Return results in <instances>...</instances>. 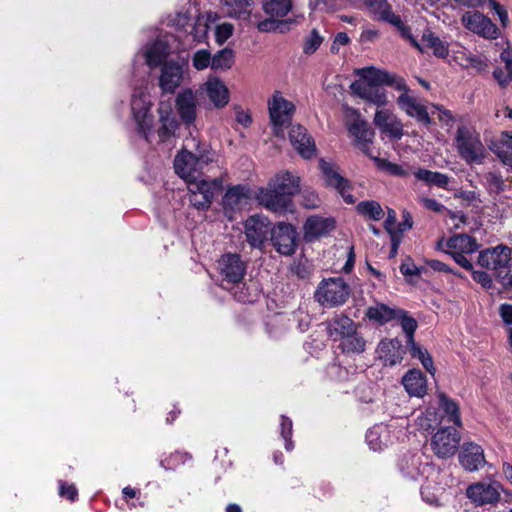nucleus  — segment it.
Wrapping results in <instances>:
<instances>
[{"instance_id": "nucleus-1", "label": "nucleus", "mask_w": 512, "mask_h": 512, "mask_svg": "<svg viewBox=\"0 0 512 512\" xmlns=\"http://www.w3.org/2000/svg\"><path fill=\"white\" fill-rule=\"evenodd\" d=\"M354 74L358 79L350 84V88L355 96H367L365 93L366 87H394L402 94L401 96H405L409 91L405 80L402 77L376 68L375 66L355 69Z\"/></svg>"}, {"instance_id": "nucleus-2", "label": "nucleus", "mask_w": 512, "mask_h": 512, "mask_svg": "<svg viewBox=\"0 0 512 512\" xmlns=\"http://www.w3.org/2000/svg\"><path fill=\"white\" fill-rule=\"evenodd\" d=\"M372 18L376 21H382L392 25L402 36L403 39L419 51H423L421 44L416 40L411 32V28L402 21L400 15L392 10V6L387 0H364Z\"/></svg>"}, {"instance_id": "nucleus-3", "label": "nucleus", "mask_w": 512, "mask_h": 512, "mask_svg": "<svg viewBox=\"0 0 512 512\" xmlns=\"http://www.w3.org/2000/svg\"><path fill=\"white\" fill-rule=\"evenodd\" d=\"M456 148L460 157L468 164H482L486 153L479 134L467 126H459L456 131Z\"/></svg>"}, {"instance_id": "nucleus-4", "label": "nucleus", "mask_w": 512, "mask_h": 512, "mask_svg": "<svg viewBox=\"0 0 512 512\" xmlns=\"http://www.w3.org/2000/svg\"><path fill=\"white\" fill-rule=\"evenodd\" d=\"M350 293V286L342 277H333L319 283L314 298L321 306L332 308L343 305Z\"/></svg>"}, {"instance_id": "nucleus-5", "label": "nucleus", "mask_w": 512, "mask_h": 512, "mask_svg": "<svg viewBox=\"0 0 512 512\" xmlns=\"http://www.w3.org/2000/svg\"><path fill=\"white\" fill-rule=\"evenodd\" d=\"M214 153L210 146L205 143H198L195 152L183 151L179 153L174 161V168L181 177L189 176L196 167L202 168L213 161Z\"/></svg>"}, {"instance_id": "nucleus-6", "label": "nucleus", "mask_w": 512, "mask_h": 512, "mask_svg": "<svg viewBox=\"0 0 512 512\" xmlns=\"http://www.w3.org/2000/svg\"><path fill=\"white\" fill-rule=\"evenodd\" d=\"M270 242L279 254L291 256L298 248L299 234L291 223L277 222L270 229Z\"/></svg>"}, {"instance_id": "nucleus-7", "label": "nucleus", "mask_w": 512, "mask_h": 512, "mask_svg": "<svg viewBox=\"0 0 512 512\" xmlns=\"http://www.w3.org/2000/svg\"><path fill=\"white\" fill-rule=\"evenodd\" d=\"M319 167L326 187L336 190L345 203L354 204L356 198L351 194L353 189L351 181L342 176L332 163L324 159H320Z\"/></svg>"}, {"instance_id": "nucleus-8", "label": "nucleus", "mask_w": 512, "mask_h": 512, "mask_svg": "<svg viewBox=\"0 0 512 512\" xmlns=\"http://www.w3.org/2000/svg\"><path fill=\"white\" fill-rule=\"evenodd\" d=\"M319 167L326 187L336 190L345 203L354 204L356 198L351 194L353 189L351 181L342 176L332 163L324 159H320Z\"/></svg>"}, {"instance_id": "nucleus-9", "label": "nucleus", "mask_w": 512, "mask_h": 512, "mask_svg": "<svg viewBox=\"0 0 512 512\" xmlns=\"http://www.w3.org/2000/svg\"><path fill=\"white\" fill-rule=\"evenodd\" d=\"M268 104L273 133L276 137L283 138L284 129L291 125L295 105L286 98H271Z\"/></svg>"}, {"instance_id": "nucleus-10", "label": "nucleus", "mask_w": 512, "mask_h": 512, "mask_svg": "<svg viewBox=\"0 0 512 512\" xmlns=\"http://www.w3.org/2000/svg\"><path fill=\"white\" fill-rule=\"evenodd\" d=\"M187 63L183 59H170L161 66L159 87L163 93L173 94L185 78Z\"/></svg>"}, {"instance_id": "nucleus-11", "label": "nucleus", "mask_w": 512, "mask_h": 512, "mask_svg": "<svg viewBox=\"0 0 512 512\" xmlns=\"http://www.w3.org/2000/svg\"><path fill=\"white\" fill-rule=\"evenodd\" d=\"M501 487L498 482H475L467 487L466 496L475 506L495 505L501 499Z\"/></svg>"}, {"instance_id": "nucleus-12", "label": "nucleus", "mask_w": 512, "mask_h": 512, "mask_svg": "<svg viewBox=\"0 0 512 512\" xmlns=\"http://www.w3.org/2000/svg\"><path fill=\"white\" fill-rule=\"evenodd\" d=\"M459 442L460 434L455 427H441L433 435L431 446L437 457L445 459L455 454Z\"/></svg>"}, {"instance_id": "nucleus-13", "label": "nucleus", "mask_w": 512, "mask_h": 512, "mask_svg": "<svg viewBox=\"0 0 512 512\" xmlns=\"http://www.w3.org/2000/svg\"><path fill=\"white\" fill-rule=\"evenodd\" d=\"M152 103L147 98H132L131 110L137 125V134L150 142V135L153 129L154 116L151 113Z\"/></svg>"}, {"instance_id": "nucleus-14", "label": "nucleus", "mask_w": 512, "mask_h": 512, "mask_svg": "<svg viewBox=\"0 0 512 512\" xmlns=\"http://www.w3.org/2000/svg\"><path fill=\"white\" fill-rule=\"evenodd\" d=\"M172 37L169 35L159 36L152 43L147 44L143 47L136 55V58L142 56L145 60V63L151 68H155L158 66H162L167 60V57L171 53V45L170 39Z\"/></svg>"}, {"instance_id": "nucleus-15", "label": "nucleus", "mask_w": 512, "mask_h": 512, "mask_svg": "<svg viewBox=\"0 0 512 512\" xmlns=\"http://www.w3.org/2000/svg\"><path fill=\"white\" fill-rule=\"evenodd\" d=\"M462 23L466 29L485 39H497L499 28L492 20L479 11L466 12L462 16Z\"/></svg>"}, {"instance_id": "nucleus-16", "label": "nucleus", "mask_w": 512, "mask_h": 512, "mask_svg": "<svg viewBox=\"0 0 512 512\" xmlns=\"http://www.w3.org/2000/svg\"><path fill=\"white\" fill-rule=\"evenodd\" d=\"M250 198L251 191L246 185L239 184L228 188L221 203L225 217L233 221L235 213L246 206Z\"/></svg>"}, {"instance_id": "nucleus-17", "label": "nucleus", "mask_w": 512, "mask_h": 512, "mask_svg": "<svg viewBox=\"0 0 512 512\" xmlns=\"http://www.w3.org/2000/svg\"><path fill=\"white\" fill-rule=\"evenodd\" d=\"M270 222L260 215L250 216L244 223L247 242L253 248H262L270 233Z\"/></svg>"}, {"instance_id": "nucleus-18", "label": "nucleus", "mask_w": 512, "mask_h": 512, "mask_svg": "<svg viewBox=\"0 0 512 512\" xmlns=\"http://www.w3.org/2000/svg\"><path fill=\"white\" fill-rule=\"evenodd\" d=\"M288 137L292 147L302 158L312 159L316 155L315 141L304 126L291 125Z\"/></svg>"}, {"instance_id": "nucleus-19", "label": "nucleus", "mask_w": 512, "mask_h": 512, "mask_svg": "<svg viewBox=\"0 0 512 512\" xmlns=\"http://www.w3.org/2000/svg\"><path fill=\"white\" fill-rule=\"evenodd\" d=\"M219 269L222 280L231 284L241 283L246 274V265L241 260L240 255L235 253H226L219 260Z\"/></svg>"}, {"instance_id": "nucleus-20", "label": "nucleus", "mask_w": 512, "mask_h": 512, "mask_svg": "<svg viewBox=\"0 0 512 512\" xmlns=\"http://www.w3.org/2000/svg\"><path fill=\"white\" fill-rule=\"evenodd\" d=\"M335 227L336 221L333 217L309 216L303 224V239L311 243L328 235Z\"/></svg>"}, {"instance_id": "nucleus-21", "label": "nucleus", "mask_w": 512, "mask_h": 512, "mask_svg": "<svg viewBox=\"0 0 512 512\" xmlns=\"http://www.w3.org/2000/svg\"><path fill=\"white\" fill-rule=\"evenodd\" d=\"M460 465L468 472H475L486 464L482 446L474 442H464L458 454Z\"/></svg>"}, {"instance_id": "nucleus-22", "label": "nucleus", "mask_w": 512, "mask_h": 512, "mask_svg": "<svg viewBox=\"0 0 512 512\" xmlns=\"http://www.w3.org/2000/svg\"><path fill=\"white\" fill-rule=\"evenodd\" d=\"M258 200L261 205L274 213L285 214L291 211L292 199L286 195H282L270 186L260 190Z\"/></svg>"}, {"instance_id": "nucleus-23", "label": "nucleus", "mask_w": 512, "mask_h": 512, "mask_svg": "<svg viewBox=\"0 0 512 512\" xmlns=\"http://www.w3.org/2000/svg\"><path fill=\"white\" fill-rule=\"evenodd\" d=\"M377 352L384 365L392 367L402 362L406 348L398 338L383 339L378 344Z\"/></svg>"}, {"instance_id": "nucleus-24", "label": "nucleus", "mask_w": 512, "mask_h": 512, "mask_svg": "<svg viewBox=\"0 0 512 512\" xmlns=\"http://www.w3.org/2000/svg\"><path fill=\"white\" fill-rule=\"evenodd\" d=\"M511 253L512 251L508 246L500 244L496 247L481 251L478 255V264L483 268L492 270L494 276L496 269H498L504 261L508 260V255Z\"/></svg>"}, {"instance_id": "nucleus-25", "label": "nucleus", "mask_w": 512, "mask_h": 512, "mask_svg": "<svg viewBox=\"0 0 512 512\" xmlns=\"http://www.w3.org/2000/svg\"><path fill=\"white\" fill-rule=\"evenodd\" d=\"M171 98L160 101L158 113L160 117L161 126L158 128L157 133L162 141L168 139L174 134L178 128V121L173 113Z\"/></svg>"}, {"instance_id": "nucleus-26", "label": "nucleus", "mask_w": 512, "mask_h": 512, "mask_svg": "<svg viewBox=\"0 0 512 512\" xmlns=\"http://www.w3.org/2000/svg\"><path fill=\"white\" fill-rule=\"evenodd\" d=\"M488 148L503 165L512 167V131H503L498 138L491 139Z\"/></svg>"}, {"instance_id": "nucleus-27", "label": "nucleus", "mask_w": 512, "mask_h": 512, "mask_svg": "<svg viewBox=\"0 0 512 512\" xmlns=\"http://www.w3.org/2000/svg\"><path fill=\"white\" fill-rule=\"evenodd\" d=\"M398 106L407 115L415 118L418 123L429 127L433 121L427 111V107L417 102V98H397Z\"/></svg>"}, {"instance_id": "nucleus-28", "label": "nucleus", "mask_w": 512, "mask_h": 512, "mask_svg": "<svg viewBox=\"0 0 512 512\" xmlns=\"http://www.w3.org/2000/svg\"><path fill=\"white\" fill-rule=\"evenodd\" d=\"M503 66H497L493 71V78L501 87H507L512 84V47L510 43L501 51L499 55Z\"/></svg>"}, {"instance_id": "nucleus-29", "label": "nucleus", "mask_w": 512, "mask_h": 512, "mask_svg": "<svg viewBox=\"0 0 512 512\" xmlns=\"http://www.w3.org/2000/svg\"><path fill=\"white\" fill-rule=\"evenodd\" d=\"M351 112L355 116V119L347 124L349 134L355 138L357 145L372 143L375 134L374 131L365 120L360 118L356 110L351 109Z\"/></svg>"}, {"instance_id": "nucleus-30", "label": "nucleus", "mask_w": 512, "mask_h": 512, "mask_svg": "<svg viewBox=\"0 0 512 512\" xmlns=\"http://www.w3.org/2000/svg\"><path fill=\"white\" fill-rule=\"evenodd\" d=\"M402 384L411 396L423 397L427 392V379L419 369L409 370L402 378Z\"/></svg>"}, {"instance_id": "nucleus-31", "label": "nucleus", "mask_w": 512, "mask_h": 512, "mask_svg": "<svg viewBox=\"0 0 512 512\" xmlns=\"http://www.w3.org/2000/svg\"><path fill=\"white\" fill-rule=\"evenodd\" d=\"M268 186L290 198L300 190L299 178L288 171L277 174L275 178L268 183Z\"/></svg>"}, {"instance_id": "nucleus-32", "label": "nucleus", "mask_w": 512, "mask_h": 512, "mask_svg": "<svg viewBox=\"0 0 512 512\" xmlns=\"http://www.w3.org/2000/svg\"><path fill=\"white\" fill-rule=\"evenodd\" d=\"M366 443L373 451H382L390 441V431L386 425L376 424L366 432Z\"/></svg>"}, {"instance_id": "nucleus-33", "label": "nucleus", "mask_w": 512, "mask_h": 512, "mask_svg": "<svg viewBox=\"0 0 512 512\" xmlns=\"http://www.w3.org/2000/svg\"><path fill=\"white\" fill-rule=\"evenodd\" d=\"M355 330L356 326L353 320L344 314L334 317L328 325V334L330 337L334 338V340H336V337L342 339L352 332H355Z\"/></svg>"}, {"instance_id": "nucleus-34", "label": "nucleus", "mask_w": 512, "mask_h": 512, "mask_svg": "<svg viewBox=\"0 0 512 512\" xmlns=\"http://www.w3.org/2000/svg\"><path fill=\"white\" fill-rule=\"evenodd\" d=\"M446 246L452 251L468 254L476 252L479 248L477 240L467 234H457L450 237L446 242Z\"/></svg>"}, {"instance_id": "nucleus-35", "label": "nucleus", "mask_w": 512, "mask_h": 512, "mask_svg": "<svg viewBox=\"0 0 512 512\" xmlns=\"http://www.w3.org/2000/svg\"><path fill=\"white\" fill-rule=\"evenodd\" d=\"M398 469L401 474L411 480H416L420 475V458L411 453H404L398 460Z\"/></svg>"}, {"instance_id": "nucleus-36", "label": "nucleus", "mask_w": 512, "mask_h": 512, "mask_svg": "<svg viewBox=\"0 0 512 512\" xmlns=\"http://www.w3.org/2000/svg\"><path fill=\"white\" fill-rule=\"evenodd\" d=\"M400 309H395L380 303L367 309L366 316L380 324H386L398 317Z\"/></svg>"}, {"instance_id": "nucleus-37", "label": "nucleus", "mask_w": 512, "mask_h": 512, "mask_svg": "<svg viewBox=\"0 0 512 512\" xmlns=\"http://www.w3.org/2000/svg\"><path fill=\"white\" fill-rule=\"evenodd\" d=\"M414 176L417 180L423 181L428 185H435L442 189H447L450 182L448 175L425 168H419L415 171Z\"/></svg>"}, {"instance_id": "nucleus-38", "label": "nucleus", "mask_w": 512, "mask_h": 512, "mask_svg": "<svg viewBox=\"0 0 512 512\" xmlns=\"http://www.w3.org/2000/svg\"><path fill=\"white\" fill-rule=\"evenodd\" d=\"M438 400L439 408L447 416L448 421L453 423L455 426L460 427L462 422L458 403L454 399L448 397L445 393H439Z\"/></svg>"}, {"instance_id": "nucleus-39", "label": "nucleus", "mask_w": 512, "mask_h": 512, "mask_svg": "<svg viewBox=\"0 0 512 512\" xmlns=\"http://www.w3.org/2000/svg\"><path fill=\"white\" fill-rule=\"evenodd\" d=\"M176 107L181 120L187 125H191L196 119V98H175Z\"/></svg>"}, {"instance_id": "nucleus-40", "label": "nucleus", "mask_w": 512, "mask_h": 512, "mask_svg": "<svg viewBox=\"0 0 512 512\" xmlns=\"http://www.w3.org/2000/svg\"><path fill=\"white\" fill-rule=\"evenodd\" d=\"M356 212L370 220L379 221L385 213L381 205L374 200L361 201L356 205Z\"/></svg>"}, {"instance_id": "nucleus-41", "label": "nucleus", "mask_w": 512, "mask_h": 512, "mask_svg": "<svg viewBox=\"0 0 512 512\" xmlns=\"http://www.w3.org/2000/svg\"><path fill=\"white\" fill-rule=\"evenodd\" d=\"M366 341L356 331L341 339L340 347L344 353L360 354L365 350Z\"/></svg>"}, {"instance_id": "nucleus-42", "label": "nucleus", "mask_w": 512, "mask_h": 512, "mask_svg": "<svg viewBox=\"0 0 512 512\" xmlns=\"http://www.w3.org/2000/svg\"><path fill=\"white\" fill-rule=\"evenodd\" d=\"M263 8L271 17H284L292 8L291 0H264Z\"/></svg>"}, {"instance_id": "nucleus-43", "label": "nucleus", "mask_w": 512, "mask_h": 512, "mask_svg": "<svg viewBox=\"0 0 512 512\" xmlns=\"http://www.w3.org/2000/svg\"><path fill=\"white\" fill-rule=\"evenodd\" d=\"M495 280L501 285L504 291H512V258L508 255V260L504 261L494 275Z\"/></svg>"}, {"instance_id": "nucleus-44", "label": "nucleus", "mask_w": 512, "mask_h": 512, "mask_svg": "<svg viewBox=\"0 0 512 512\" xmlns=\"http://www.w3.org/2000/svg\"><path fill=\"white\" fill-rule=\"evenodd\" d=\"M222 4L227 16L242 18L248 14L247 8L250 5V0H222Z\"/></svg>"}, {"instance_id": "nucleus-45", "label": "nucleus", "mask_w": 512, "mask_h": 512, "mask_svg": "<svg viewBox=\"0 0 512 512\" xmlns=\"http://www.w3.org/2000/svg\"><path fill=\"white\" fill-rule=\"evenodd\" d=\"M422 42L425 46L433 50L435 56L442 58L448 56L447 45L431 31H427L423 34Z\"/></svg>"}, {"instance_id": "nucleus-46", "label": "nucleus", "mask_w": 512, "mask_h": 512, "mask_svg": "<svg viewBox=\"0 0 512 512\" xmlns=\"http://www.w3.org/2000/svg\"><path fill=\"white\" fill-rule=\"evenodd\" d=\"M484 179V185L490 195H499L505 191V180L500 172H488L485 174Z\"/></svg>"}, {"instance_id": "nucleus-47", "label": "nucleus", "mask_w": 512, "mask_h": 512, "mask_svg": "<svg viewBox=\"0 0 512 512\" xmlns=\"http://www.w3.org/2000/svg\"><path fill=\"white\" fill-rule=\"evenodd\" d=\"M396 319L400 320V325L405 333L406 343H412L415 331L418 327L417 321L403 309L399 310L398 317Z\"/></svg>"}, {"instance_id": "nucleus-48", "label": "nucleus", "mask_w": 512, "mask_h": 512, "mask_svg": "<svg viewBox=\"0 0 512 512\" xmlns=\"http://www.w3.org/2000/svg\"><path fill=\"white\" fill-rule=\"evenodd\" d=\"M218 190L219 189H210L201 193H195L193 196H189V201L197 210H208L212 204L215 193Z\"/></svg>"}, {"instance_id": "nucleus-49", "label": "nucleus", "mask_w": 512, "mask_h": 512, "mask_svg": "<svg viewBox=\"0 0 512 512\" xmlns=\"http://www.w3.org/2000/svg\"><path fill=\"white\" fill-rule=\"evenodd\" d=\"M191 459L192 456L189 453L176 451L161 459L159 465L165 470H175L178 466L185 464L186 461Z\"/></svg>"}, {"instance_id": "nucleus-50", "label": "nucleus", "mask_w": 512, "mask_h": 512, "mask_svg": "<svg viewBox=\"0 0 512 512\" xmlns=\"http://www.w3.org/2000/svg\"><path fill=\"white\" fill-rule=\"evenodd\" d=\"M274 18L275 17L270 16V18L260 21L257 25L258 30L261 32L278 31L280 33H285L289 30V23H291V20L280 21Z\"/></svg>"}, {"instance_id": "nucleus-51", "label": "nucleus", "mask_w": 512, "mask_h": 512, "mask_svg": "<svg viewBox=\"0 0 512 512\" xmlns=\"http://www.w3.org/2000/svg\"><path fill=\"white\" fill-rule=\"evenodd\" d=\"M208 96H227L229 90L218 77L210 76L204 84Z\"/></svg>"}, {"instance_id": "nucleus-52", "label": "nucleus", "mask_w": 512, "mask_h": 512, "mask_svg": "<svg viewBox=\"0 0 512 512\" xmlns=\"http://www.w3.org/2000/svg\"><path fill=\"white\" fill-rule=\"evenodd\" d=\"M168 25L175 27L178 31L187 32L189 28L193 29L191 15L187 10L177 12L174 16H170L168 19Z\"/></svg>"}, {"instance_id": "nucleus-53", "label": "nucleus", "mask_w": 512, "mask_h": 512, "mask_svg": "<svg viewBox=\"0 0 512 512\" xmlns=\"http://www.w3.org/2000/svg\"><path fill=\"white\" fill-rule=\"evenodd\" d=\"M221 186L222 182L220 179H214L213 181H207L205 179L192 181L188 184L189 196H193L195 193H201L205 190L221 189Z\"/></svg>"}, {"instance_id": "nucleus-54", "label": "nucleus", "mask_w": 512, "mask_h": 512, "mask_svg": "<svg viewBox=\"0 0 512 512\" xmlns=\"http://www.w3.org/2000/svg\"><path fill=\"white\" fill-rule=\"evenodd\" d=\"M292 432H293L292 420L285 415H281V417H280V435L285 442L286 451H292L294 449V444H293V441L291 438Z\"/></svg>"}, {"instance_id": "nucleus-55", "label": "nucleus", "mask_w": 512, "mask_h": 512, "mask_svg": "<svg viewBox=\"0 0 512 512\" xmlns=\"http://www.w3.org/2000/svg\"><path fill=\"white\" fill-rule=\"evenodd\" d=\"M233 51L230 49H223L219 51L212 58L211 68L212 69H227L230 68L233 62Z\"/></svg>"}, {"instance_id": "nucleus-56", "label": "nucleus", "mask_w": 512, "mask_h": 512, "mask_svg": "<svg viewBox=\"0 0 512 512\" xmlns=\"http://www.w3.org/2000/svg\"><path fill=\"white\" fill-rule=\"evenodd\" d=\"M373 162L379 169L384 170L391 175L405 177L408 174L401 165L390 162L387 159L375 157L373 158Z\"/></svg>"}, {"instance_id": "nucleus-57", "label": "nucleus", "mask_w": 512, "mask_h": 512, "mask_svg": "<svg viewBox=\"0 0 512 512\" xmlns=\"http://www.w3.org/2000/svg\"><path fill=\"white\" fill-rule=\"evenodd\" d=\"M321 200L317 192L313 189L306 188L300 193V204L307 209H316L320 206Z\"/></svg>"}, {"instance_id": "nucleus-58", "label": "nucleus", "mask_w": 512, "mask_h": 512, "mask_svg": "<svg viewBox=\"0 0 512 512\" xmlns=\"http://www.w3.org/2000/svg\"><path fill=\"white\" fill-rule=\"evenodd\" d=\"M381 133L389 136L392 140H400L404 135L403 124L394 116Z\"/></svg>"}, {"instance_id": "nucleus-59", "label": "nucleus", "mask_w": 512, "mask_h": 512, "mask_svg": "<svg viewBox=\"0 0 512 512\" xmlns=\"http://www.w3.org/2000/svg\"><path fill=\"white\" fill-rule=\"evenodd\" d=\"M323 42V37L319 34L316 29H313L311 33L305 38L303 44V52L305 54H313Z\"/></svg>"}, {"instance_id": "nucleus-60", "label": "nucleus", "mask_w": 512, "mask_h": 512, "mask_svg": "<svg viewBox=\"0 0 512 512\" xmlns=\"http://www.w3.org/2000/svg\"><path fill=\"white\" fill-rule=\"evenodd\" d=\"M471 275L473 280L480 284L484 289L490 290L493 288V280L488 272L482 270H474V268H472Z\"/></svg>"}, {"instance_id": "nucleus-61", "label": "nucleus", "mask_w": 512, "mask_h": 512, "mask_svg": "<svg viewBox=\"0 0 512 512\" xmlns=\"http://www.w3.org/2000/svg\"><path fill=\"white\" fill-rule=\"evenodd\" d=\"M193 66L197 70H203L207 68L209 65L211 66V56L210 53L206 50H199L193 56Z\"/></svg>"}, {"instance_id": "nucleus-62", "label": "nucleus", "mask_w": 512, "mask_h": 512, "mask_svg": "<svg viewBox=\"0 0 512 512\" xmlns=\"http://www.w3.org/2000/svg\"><path fill=\"white\" fill-rule=\"evenodd\" d=\"M489 61L487 57L472 54L468 61V68L474 69L476 72H485L488 69Z\"/></svg>"}, {"instance_id": "nucleus-63", "label": "nucleus", "mask_w": 512, "mask_h": 512, "mask_svg": "<svg viewBox=\"0 0 512 512\" xmlns=\"http://www.w3.org/2000/svg\"><path fill=\"white\" fill-rule=\"evenodd\" d=\"M59 494L68 500L74 502L78 497V491L75 485L67 484L65 481H59Z\"/></svg>"}, {"instance_id": "nucleus-64", "label": "nucleus", "mask_w": 512, "mask_h": 512, "mask_svg": "<svg viewBox=\"0 0 512 512\" xmlns=\"http://www.w3.org/2000/svg\"><path fill=\"white\" fill-rule=\"evenodd\" d=\"M393 117V113L387 109L377 110L374 117V124L379 128L380 131H382Z\"/></svg>"}]
</instances>
